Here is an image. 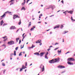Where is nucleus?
I'll return each instance as SVG.
<instances>
[{
  "instance_id": "30",
  "label": "nucleus",
  "mask_w": 75,
  "mask_h": 75,
  "mask_svg": "<svg viewBox=\"0 0 75 75\" xmlns=\"http://www.w3.org/2000/svg\"><path fill=\"white\" fill-rule=\"evenodd\" d=\"M72 13H73V11H70V14H72Z\"/></svg>"
},
{
  "instance_id": "19",
  "label": "nucleus",
  "mask_w": 75,
  "mask_h": 75,
  "mask_svg": "<svg viewBox=\"0 0 75 75\" xmlns=\"http://www.w3.org/2000/svg\"><path fill=\"white\" fill-rule=\"evenodd\" d=\"M0 23L1 24V25H3V24L4 23V22H3V21L2 20Z\"/></svg>"
},
{
  "instance_id": "15",
  "label": "nucleus",
  "mask_w": 75,
  "mask_h": 75,
  "mask_svg": "<svg viewBox=\"0 0 75 75\" xmlns=\"http://www.w3.org/2000/svg\"><path fill=\"white\" fill-rule=\"evenodd\" d=\"M24 3H22V6H24V5L25 4L26 2V1H25V0H24Z\"/></svg>"
},
{
  "instance_id": "13",
  "label": "nucleus",
  "mask_w": 75,
  "mask_h": 75,
  "mask_svg": "<svg viewBox=\"0 0 75 75\" xmlns=\"http://www.w3.org/2000/svg\"><path fill=\"white\" fill-rule=\"evenodd\" d=\"M59 25H57L56 26H55V27L54 29H55V28H59Z\"/></svg>"
},
{
  "instance_id": "47",
  "label": "nucleus",
  "mask_w": 75,
  "mask_h": 75,
  "mask_svg": "<svg viewBox=\"0 0 75 75\" xmlns=\"http://www.w3.org/2000/svg\"><path fill=\"white\" fill-rule=\"evenodd\" d=\"M2 46H4V47H6V45L5 44H4V45H2Z\"/></svg>"
},
{
  "instance_id": "22",
  "label": "nucleus",
  "mask_w": 75,
  "mask_h": 75,
  "mask_svg": "<svg viewBox=\"0 0 75 75\" xmlns=\"http://www.w3.org/2000/svg\"><path fill=\"white\" fill-rule=\"evenodd\" d=\"M14 54L15 56L16 55V51H14Z\"/></svg>"
},
{
  "instance_id": "28",
  "label": "nucleus",
  "mask_w": 75,
  "mask_h": 75,
  "mask_svg": "<svg viewBox=\"0 0 75 75\" xmlns=\"http://www.w3.org/2000/svg\"><path fill=\"white\" fill-rule=\"evenodd\" d=\"M10 55H11V56H10V57H11H11H13V53H12V54H11Z\"/></svg>"
},
{
  "instance_id": "39",
  "label": "nucleus",
  "mask_w": 75,
  "mask_h": 75,
  "mask_svg": "<svg viewBox=\"0 0 75 75\" xmlns=\"http://www.w3.org/2000/svg\"><path fill=\"white\" fill-rule=\"evenodd\" d=\"M21 40H19V44H20V43H21Z\"/></svg>"
},
{
  "instance_id": "36",
  "label": "nucleus",
  "mask_w": 75,
  "mask_h": 75,
  "mask_svg": "<svg viewBox=\"0 0 75 75\" xmlns=\"http://www.w3.org/2000/svg\"><path fill=\"white\" fill-rule=\"evenodd\" d=\"M18 47H17L16 48L15 50H18Z\"/></svg>"
},
{
  "instance_id": "50",
  "label": "nucleus",
  "mask_w": 75,
  "mask_h": 75,
  "mask_svg": "<svg viewBox=\"0 0 75 75\" xmlns=\"http://www.w3.org/2000/svg\"><path fill=\"white\" fill-rule=\"evenodd\" d=\"M27 66V62H25V66Z\"/></svg>"
},
{
  "instance_id": "24",
  "label": "nucleus",
  "mask_w": 75,
  "mask_h": 75,
  "mask_svg": "<svg viewBox=\"0 0 75 75\" xmlns=\"http://www.w3.org/2000/svg\"><path fill=\"white\" fill-rule=\"evenodd\" d=\"M2 65L4 67H5V64H4V63H2Z\"/></svg>"
},
{
  "instance_id": "9",
  "label": "nucleus",
  "mask_w": 75,
  "mask_h": 75,
  "mask_svg": "<svg viewBox=\"0 0 75 75\" xmlns=\"http://www.w3.org/2000/svg\"><path fill=\"white\" fill-rule=\"evenodd\" d=\"M6 17V14L5 13H4V15H2V16H1V18L0 19V20H1L3 17Z\"/></svg>"
},
{
  "instance_id": "25",
  "label": "nucleus",
  "mask_w": 75,
  "mask_h": 75,
  "mask_svg": "<svg viewBox=\"0 0 75 75\" xmlns=\"http://www.w3.org/2000/svg\"><path fill=\"white\" fill-rule=\"evenodd\" d=\"M19 25H20L21 24V19L20 20V22H19L18 23Z\"/></svg>"
},
{
  "instance_id": "53",
  "label": "nucleus",
  "mask_w": 75,
  "mask_h": 75,
  "mask_svg": "<svg viewBox=\"0 0 75 75\" xmlns=\"http://www.w3.org/2000/svg\"><path fill=\"white\" fill-rule=\"evenodd\" d=\"M69 52H67L66 53H65V54H68V53H69Z\"/></svg>"
},
{
  "instance_id": "48",
  "label": "nucleus",
  "mask_w": 75,
  "mask_h": 75,
  "mask_svg": "<svg viewBox=\"0 0 75 75\" xmlns=\"http://www.w3.org/2000/svg\"><path fill=\"white\" fill-rule=\"evenodd\" d=\"M30 1V0H27L26 1V3H28V1Z\"/></svg>"
},
{
  "instance_id": "45",
  "label": "nucleus",
  "mask_w": 75,
  "mask_h": 75,
  "mask_svg": "<svg viewBox=\"0 0 75 75\" xmlns=\"http://www.w3.org/2000/svg\"><path fill=\"white\" fill-rule=\"evenodd\" d=\"M6 70L4 69V74L5 73V72H6Z\"/></svg>"
},
{
  "instance_id": "23",
  "label": "nucleus",
  "mask_w": 75,
  "mask_h": 75,
  "mask_svg": "<svg viewBox=\"0 0 75 75\" xmlns=\"http://www.w3.org/2000/svg\"><path fill=\"white\" fill-rule=\"evenodd\" d=\"M57 52L58 53V54H60V53H61V50H60V51L58 50Z\"/></svg>"
},
{
  "instance_id": "4",
  "label": "nucleus",
  "mask_w": 75,
  "mask_h": 75,
  "mask_svg": "<svg viewBox=\"0 0 75 75\" xmlns=\"http://www.w3.org/2000/svg\"><path fill=\"white\" fill-rule=\"evenodd\" d=\"M68 61H74L75 59L73 58H70L68 59Z\"/></svg>"
},
{
  "instance_id": "42",
  "label": "nucleus",
  "mask_w": 75,
  "mask_h": 75,
  "mask_svg": "<svg viewBox=\"0 0 75 75\" xmlns=\"http://www.w3.org/2000/svg\"><path fill=\"white\" fill-rule=\"evenodd\" d=\"M63 13H64L66 15L67 14V13L66 12V11L65 12H63Z\"/></svg>"
},
{
  "instance_id": "35",
  "label": "nucleus",
  "mask_w": 75,
  "mask_h": 75,
  "mask_svg": "<svg viewBox=\"0 0 75 75\" xmlns=\"http://www.w3.org/2000/svg\"><path fill=\"white\" fill-rule=\"evenodd\" d=\"M59 43H57V42H56V43H55V44L54 45H58V44H59Z\"/></svg>"
},
{
  "instance_id": "6",
  "label": "nucleus",
  "mask_w": 75,
  "mask_h": 75,
  "mask_svg": "<svg viewBox=\"0 0 75 75\" xmlns=\"http://www.w3.org/2000/svg\"><path fill=\"white\" fill-rule=\"evenodd\" d=\"M18 17V18H20V16H18L17 15H13V19L14 20L15 19V18H16Z\"/></svg>"
},
{
  "instance_id": "32",
  "label": "nucleus",
  "mask_w": 75,
  "mask_h": 75,
  "mask_svg": "<svg viewBox=\"0 0 75 75\" xmlns=\"http://www.w3.org/2000/svg\"><path fill=\"white\" fill-rule=\"evenodd\" d=\"M26 36H27V35H25V36L23 37V39H24V38H25Z\"/></svg>"
},
{
  "instance_id": "18",
  "label": "nucleus",
  "mask_w": 75,
  "mask_h": 75,
  "mask_svg": "<svg viewBox=\"0 0 75 75\" xmlns=\"http://www.w3.org/2000/svg\"><path fill=\"white\" fill-rule=\"evenodd\" d=\"M10 13H11V12H10L9 11H7L5 12V14H9Z\"/></svg>"
},
{
  "instance_id": "57",
  "label": "nucleus",
  "mask_w": 75,
  "mask_h": 75,
  "mask_svg": "<svg viewBox=\"0 0 75 75\" xmlns=\"http://www.w3.org/2000/svg\"><path fill=\"white\" fill-rule=\"evenodd\" d=\"M63 42H64V39H63Z\"/></svg>"
},
{
  "instance_id": "11",
  "label": "nucleus",
  "mask_w": 75,
  "mask_h": 75,
  "mask_svg": "<svg viewBox=\"0 0 75 75\" xmlns=\"http://www.w3.org/2000/svg\"><path fill=\"white\" fill-rule=\"evenodd\" d=\"M45 54L44 52H42V53H40V57H42L43 55Z\"/></svg>"
},
{
  "instance_id": "10",
  "label": "nucleus",
  "mask_w": 75,
  "mask_h": 75,
  "mask_svg": "<svg viewBox=\"0 0 75 75\" xmlns=\"http://www.w3.org/2000/svg\"><path fill=\"white\" fill-rule=\"evenodd\" d=\"M41 40H38L36 42V43H41Z\"/></svg>"
},
{
  "instance_id": "63",
  "label": "nucleus",
  "mask_w": 75,
  "mask_h": 75,
  "mask_svg": "<svg viewBox=\"0 0 75 75\" xmlns=\"http://www.w3.org/2000/svg\"><path fill=\"white\" fill-rule=\"evenodd\" d=\"M39 18H41V16H39Z\"/></svg>"
},
{
  "instance_id": "58",
  "label": "nucleus",
  "mask_w": 75,
  "mask_h": 75,
  "mask_svg": "<svg viewBox=\"0 0 75 75\" xmlns=\"http://www.w3.org/2000/svg\"><path fill=\"white\" fill-rule=\"evenodd\" d=\"M71 20H73V18H72V17H71Z\"/></svg>"
},
{
  "instance_id": "5",
  "label": "nucleus",
  "mask_w": 75,
  "mask_h": 75,
  "mask_svg": "<svg viewBox=\"0 0 75 75\" xmlns=\"http://www.w3.org/2000/svg\"><path fill=\"white\" fill-rule=\"evenodd\" d=\"M49 63H50V64H54V63H55L54 59H53L52 60L49 61Z\"/></svg>"
},
{
  "instance_id": "7",
  "label": "nucleus",
  "mask_w": 75,
  "mask_h": 75,
  "mask_svg": "<svg viewBox=\"0 0 75 75\" xmlns=\"http://www.w3.org/2000/svg\"><path fill=\"white\" fill-rule=\"evenodd\" d=\"M58 67L59 68L62 69L65 68V67L64 66L59 65Z\"/></svg>"
},
{
  "instance_id": "59",
  "label": "nucleus",
  "mask_w": 75,
  "mask_h": 75,
  "mask_svg": "<svg viewBox=\"0 0 75 75\" xmlns=\"http://www.w3.org/2000/svg\"><path fill=\"white\" fill-rule=\"evenodd\" d=\"M51 47H52V46H50L49 47V48H51Z\"/></svg>"
},
{
  "instance_id": "51",
  "label": "nucleus",
  "mask_w": 75,
  "mask_h": 75,
  "mask_svg": "<svg viewBox=\"0 0 75 75\" xmlns=\"http://www.w3.org/2000/svg\"><path fill=\"white\" fill-rule=\"evenodd\" d=\"M49 53L48 52H47V54H46V55H47Z\"/></svg>"
},
{
  "instance_id": "29",
  "label": "nucleus",
  "mask_w": 75,
  "mask_h": 75,
  "mask_svg": "<svg viewBox=\"0 0 75 75\" xmlns=\"http://www.w3.org/2000/svg\"><path fill=\"white\" fill-rule=\"evenodd\" d=\"M21 53H22V52H21L19 53V56L22 55V54H21Z\"/></svg>"
},
{
  "instance_id": "17",
  "label": "nucleus",
  "mask_w": 75,
  "mask_h": 75,
  "mask_svg": "<svg viewBox=\"0 0 75 75\" xmlns=\"http://www.w3.org/2000/svg\"><path fill=\"white\" fill-rule=\"evenodd\" d=\"M31 22H30L28 25V27H30V26H31Z\"/></svg>"
},
{
  "instance_id": "43",
  "label": "nucleus",
  "mask_w": 75,
  "mask_h": 75,
  "mask_svg": "<svg viewBox=\"0 0 75 75\" xmlns=\"http://www.w3.org/2000/svg\"><path fill=\"white\" fill-rule=\"evenodd\" d=\"M59 48V47L56 48L54 49V50H58Z\"/></svg>"
},
{
  "instance_id": "60",
  "label": "nucleus",
  "mask_w": 75,
  "mask_h": 75,
  "mask_svg": "<svg viewBox=\"0 0 75 75\" xmlns=\"http://www.w3.org/2000/svg\"><path fill=\"white\" fill-rule=\"evenodd\" d=\"M41 7H43V5H41Z\"/></svg>"
},
{
  "instance_id": "2",
  "label": "nucleus",
  "mask_w": 75,
  "mask_h": 75,
  "mask_svg": "<svg viewBox=\"0 0 75 75\" xmlns=\"http://www.w3.org/2000/svg\"><path fill=\"white\" fill-rule=\"evenodd\" d=\"M40 68L42 69V72H43V71H44V66L42 65V64H41L40 66Z\"/></svg>"
},
{
  "instance_id": "34",
  "label": "nucleus",
  "mask_w": 75,
  "mask_h": 75,
  "mask_svg": "<svg viewBox=\"0 0 75 75\" xmlns=\"http://www.w3.org/2000/svg\"><path fill=\"white\" fill-rule=\"evenodd\" d=\"M52 8V6H51L50 7H49V8H46V9L47 10V9H50V8Z\"/></svg>"
},
{
  "instance_id": "64",
  "label": "nucleus",
  "mask_w": 75,
  "mask_h": 75,
  "mask_svg": "<svg viewBox=\"0 0 75 75\" xmlns=\"http://www.w3.org/2000/svg\"><path fill=\"white\" fill-rule=\"evenodd\" d=\"M38 23H41V22H38Z\"/></svg>"
},
{
  "instance_id": "33",
  "label": "nucleus",
  "mask_w": 75,
  "mask_h": 75,
  "mask_svg": "<svg viewBox=\"0 0 75 75\" xmlns=\"http://www.w3.org/2000/svg\"><path fill=\"white\" fill-rule=\"evenodd\" d=\"M34 30V28H31V29L30 30V31H32V30Z\"/></svg>"
},
{
  "instance_id": "62",
  "label": "nucleus",
  "mask_w": 75,
  "mask_h": 75,
  "mask_svg": "<svg viewBox=\"0 0 75 75\" xmlns=\"http://www.w3.org/2000/svg\"><path fill=\"white\" fill-rule=\"evenodd\" d=\"M42 45V43H40V45Z\"/></svg>"
},
{
  "instance_id": "20",
  "label": "nucleus",
  "mask_w": 75,
  "mask_h": 75,
  "mask_svg": "<svg viewBox=\"0 0 75 75\" xmlns=\"http://www.w3.org/2000/svg\"><path fill=\"white\" fill-rule=\"evenodd\" d=\"M20 40V38H16V42H18V40Z\"/></svg>"
},
{
  "instance_id": "56",
  "label": "nucleus",
  "mask_w": 75,
  "mask_h": 75,
  "mask_svg": "<svg viewBox=\"0 0 75 75\" xmlns=\"http://www.w3.org/2000/svg\"><path fill=\"white\" fill-rule=\"evenodd\" d=\"M65 71H63L61 72L62 74H63V73H64L65 72Z\"/></svg>"
},
{
  "instance_id": "21",
  "label": "nucleus",
  "mask_w": 75,
  "mask_h": 75,
  "mask_svg": "<svg viewBox=\"0 0 75 75\" xmlns=\"http://www.w3.org/2000/svg\"><path fill=\"white\" fill-rule=\"evenodd\" d=\"M21 10H25V8L24 7H23L21 8Z\"/></svg>"
},
{
  "instance_id": "37",
  "label": "nucleus",
  "mask_w": 75,
  "mask_h": 75,
  "mask_svg": "<svg viewBox=\"0 0 75 75\" xmlns=\"http://www.w3.org/2000/svg\"><path fill=\"white\" fill-rule=\"evenodd\" d=\"M23 68H21L20 70V71H22L23 70Z\"/></svg>"
},
{
  "instance_id": "1",
  "label": "nucleus",
  "mask_w": 75,
  "mask_h": 75,
  "mask_svg": "<svg viewBox=\"0 0 75 75\" xmlns=\"http://www.w3.org/2000/svg\"><path fill=\"white\" fill-rule=\"evenodd\" d=\"M15 44L14 41H13L12 40H11L10 42H8V45H13V44Z\"/></svg>"
},
{
  "instance_id": "61",
  "label": "nucleus",
  "mask_w": 75,
  "mask_h": 75,
  "mask_svg": "<svg viewBox=\"0 0 75 75\" xmlns=\"http://www.w3.org/2000/svg\"><path fill=\"white\" fill-rule=\"evenodd\" d=\"M52 32H51L50 33V34H52Z\"/></svg>"
},
{
  "instance_id": "46",
  "label": "nucleus",
  "mask_w": 75,
  "mask_h": 75,
  "mask_svg": "<svg viewBox=\"0 0 75 75\" xmlns=\"http://www.w3.org/2000/svg\"><path fill=\"white\" fill-rule=\"evenodd\" d=\"M51 50V48H49V49H48L47 50V51H50V50Z\"/></svg>"
},
{
  "instance_id": "3",
  "label": "nucleus",
  "mask_w": 75,
  "mask_h": 75,
  "mask_svg": "<svg viewBox=\"0 0 75 75\" xmlns=\"http://www.w3.org/2000/svg\"><path fill=\"white\" fill-rule=\"evenodd\" d=\"M54 59V63L55 62H59V58H58L57 59Z\"/></svg>"
},
{
  "instance_id": "52",
  "label": "nucleus",
  "mask_w": 75,
  "mask_h": 75,
  "mask_svg": "<svg viewBox=\"0 0 75 75\" xmlns=\"http://www.w3.org/2000/svg\"><path fill=\"white\" fill-rule=\"evenodd\" d=\"M62 3L63 4H64V0H62V1H61Z\"/></svg>"
},
{
  "instance_id": "31",
  "label": "nucleus",
  "mask_w": 75,
  "mask_h": 75,
  "mask_svg": "<svg viewBox=\"0 0 75 75\" xmlns=\"http://www.w3.org/2000/svg\"><path fill=\"white\" fill-rule=\"evenodd\" d=\"M35 47V46H33V45H32V46L31 47H30V48H33V47Z\"/></svg>"
},
{
  "instance_id": "27",
  "label": "nucleus",
  "mask_w": 75,
  "mask_h": 75,
  "mask_svg": "<svg viewBox=\"0 0 75 75\" xmlns=\"http://www.w3.org/2000/svg\"><path fill=\"white\" fill-rule=\"evenodd\" d=\"M45 58L46 59H48V57H47V55L45 54Z\"/></svg>"
},
{
  "instance_id": "12",
  "label": "nucleus",
  "mask_w": 75,
  "mask_h": 75,
  "mask_svg": "<svg viewBox=\"0 0 75 75\" xmlns=\"http://www.w3.org/2000/svg\"><path fill=\"white\" fill-rule=\"evenodd\" d=\"M67 64H69V65H73L74 63L72 62H67Z\"/></svg>"
},
{
  "instance_id": "55",
  "label": "nucleus",
  "mask_w": 75,
  "mask_h": 75,
  "mask_svg": "<svg viewBox=\"0 0 75 75\" xmlns=\"http://www.w3.org/2000/svg\"><path fill=\"white\" fill-rule=\"evenodd\" d=\"M40 16H42V14H41L40 15Z\"/></svg>"
},
{
  "instance_id": "38",
  "label": "nucleus",
  "mask_w": 75,
  "mask_h": 75,
  "mask_svg": "<svg viewBox=\"0 0 75 75\" xmlns=\"http://www.w3.org/2000/svg\"><path fill=\"white\" fill-rule=\"evenodd\" d=\"M24 65H23L22 66V68H23V69H25L24 68Z\"/></svg>"
},
{
  "instance_id": "49",
  "label": "nucleus",
  "mask_w": 75,
  "mask_h": 75,
  "mask_svg": "<svg viewBox=\"0 0 75 75\" xmlns=\"http://www.w3.org/2000/svg\"><path fill=\"white\" fill-rule=\"evenodd\" d=\"M71 21H75V19H73V20H71Z\"/></svg>"
},
{
  "instance_id": "26",
  "label": "nucleus",
  "mask_w": 75,
  "mask_h": 75,
  "mask_svg": "<svg viewBox=\"0 0 75 75\" xmlns=\"http://www.w3.org/2000/svg\"><path fill=\"white\" fill-rule=\"evenodd\" d=\"M68 33V31H64V33L63 34H65V33Z\"/></svg>"
},
{
  "instance_id": "40",
  "label": "nucleus",
  "mask_w": 75,
  "mask_h": 75,
  "mask_svg": "<svg viewBox=\"0 0 75 75\" xmlns=\"http://www.w3.org/2000/svg\"><path fill=\"white\" fill-rule=\"evenodd\" d=\"M23 47H24V45H23V46L22 47V45H21V49H22V48H23Z\"/></svg>"
},
{
  "instance_id": "8",
  "label": "nucleus",
  "mask_w": 75,
  "mask_h": 75,
  "mask_svg": "<svg viewBox=\"0 0 75 75\" xmlns=\"http://www.w3.org/2000/svg\"><path fill=\"white\" fill-rule=\"evenodd\" d=\"M2 38H3L4 39H5V38H6V39H5L3 40L4 41H7V39H8V38L6 36L2 37Z\"/></svg>"
},
{
  "instance_id": "16",
  "label": "nucleus",
  "mask_w": 75,
  "mask_h": 75,
  "mask_svg": "<svg viewBox=\"0 0 75 75\" xmlns=\"http://www.w3.org/2000/svg\"><path fill=\"white\" fill-rule=\"evenodd\" d=\"M34 54L35 55H40V54H39V53L38 52H36L34 53Z\"/></svg>"
},
{
  "instance_id": "14",
  "label": "nucleus",
  "mask_w": 75,
  "mask_h": 75,
  "mask_svg": "<svg viewBox=\"0 0 75 75\" xmlns=\"http://www.w3.org/2000/svg\"><path fill=\"white\" fill-rule=\"evenodd\" d=\"M15 29V27L13 26H11L10 28V30H13Z\"/></svg>"
},
{
  "instance_id": "54",
  "label": "nucleus",
  "mask_w": 75,
  "mask_h": 75,
  "mask_svg": "<svg viewBox=\"0 0 75 75\" xmlns=\"http://www.w3.org/2000/svg\"><path fill=\"white\" fill-rule=\"evenodd\" d=\"M25 34V33H24L23 35H22V37H24V35Z\"/></svg>"
},
{
  "instance_id": "41",
  "label": "nucleus",
  "mask_w": 75,
  "mask_h": 75,
  "mask_svg": "<svg viewBox=\"0 0 75 75\" xmlns=\"http://www.w3.org/2000/svg\"><path fill=\"white\" fill-rule=\"evenodd\" d=\"M7 25V24L4 23L3 25V26H5V25Z\"/></svg>"
},
{
  "instance_id": "44",
  "label": "nucleus",
  "mask_w": 75,
  "mask_h": 75,
  "mask_svg": "<svg viewBox=\"0 0 75 75\" xmlns=\"http://www.w3.org/2000/svg\"><path fill=\"white\" fill-rule=\"evenodd\" d=\"M14 1V0H11L10 2H13V1Z\"/></svg>"
}]
</instances>
